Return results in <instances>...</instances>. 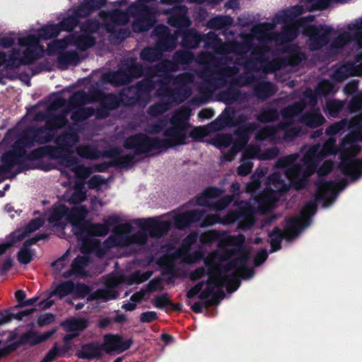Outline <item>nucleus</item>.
I'll return each mask as SVG.
<instances>
[{
  "label": "nucleus",
  "mask_w": 362,
  "mask_h": 362,
  "mask_svg": "<svg viewBox=\"0 0 362 362\" xmlns=\"http://www.w3.org/2000/svg\"><path fill=\"white\" fill-rule=\"evenodd\" d=\"M244 240L242 235L233 236L215 230L200 236L202 243L218 242V245L217 250L209 254L204 260L207 271L200 267L189 274L192 281L207 274L208 281L192 287L187 294L189 298L198 296L209 303H214L224 296V286L228 292H233L239 286V276L247 279L253 276V270L246 267L250 252L243 245Z\"/></svg>",
  "instance_id": "f257e3e1"
},
{
  "label": "nucleus",
  "mask_w": 362,
  "mask_h": 362,
  "mask_svg": "<svg viewBox=\"0 0 362 362\" xmlns=\"http://www.w3.org/2000/svg\"><path fill=\"white\" fill-rule=\"evenodd\" d=\"M337 151L335 139L330 138L322 146L316 145L308 148L300 160L299 156L296 154L279 159L276 163V170L268 178L264 194L255 202L257 209H252L247 202H241L238 207L239 214L230 212L224 218L218 215H207L201 226L215 223L230 224L238 220L240 228L250 227L255 221V213H264L272 207L281 194L287 191L291 185L296 189L303 187L305 180L314 172L316 163L327 156L335 154Z\"/></svg>",
  "instance_id": "f03ea898"
},
{
  "label": "nucleus",
  "mask_w": 362,
  "mask_h": 362,
  "mask_svg": "<svg viewBox=\"0 0 362 362\" xmlns=\"http://www.w3.org/2000/svg\"><path fill=\"white\" fill-rule=\"evenodd\" d=\"M202 216V211L197 209L182 213L173 211L161 217L139 219L135 222L139 230L132 233V224L129 222L122 223L121 216L113 214L103 219L109 229L110 226L117 225L112 235L104 243L100 244L89 239L85 240L91 247L93 253L102 257L108 250L132 245H143L148 241V235L153 238L162 236L173 224L181 229L199 221Z\"/></svg>",
  "instance_id": "7ed1b4c3"
},
{
  "label": "nucleus",
  "mask_w": 362,
  "mask_h": 362,
  "mask_svg": "<svg viewBox=\"0 0 362 362\" xmlns=\"http://www.w3.org/2000/svg\"><path fill=\"white\" fill-rule=\"evenodd\" d=\"M129 14L137 16L133 23V29L136 32H141L148 30L153 23V20L146 6L141 4L139 6H132L128 13L120 11H115L104 16L102 13L100 18L103 20L104 25L98 23H87L81 28V33L74 36H69L62 41H52L48 44L47 53L59 54L58 62L63 69H66L70 64H76L78 62V54L75 51L63 52L64 49L71 47H76L78 49L85 50L92 47L95 43V34L97 31L105 29L108 33H115L120 29L117 27L129 21Z\"/></svg>",
  "instance_id": "20e7f679"
},
{
  "label": "nucleus",
  "mask_w": 362,
  "mask_h": 362,
  "mask_svg": "<svg viewBox=\"0 0 362 362\" xmlns=\"http://www.w3.org/2000/svg\"><path fill=\"white\" fill-rule=\"evenodd\" d=\"M189 110L186 107L179 110L168 123L159 122L149 127L150 133H158L164 127V139L158 140L145 134H139L129 137L125 142V147L134 150L136 153H148L153 150H160L176 145L185 144L186 139L187 119Z\"/></svg>",
  "instance_id": "39448f33"
},
{
  "label": "nucleus",
  "mask_w": 362,
  "mask_h": 362,
  "mask_svg": "<svg viewBox=\"0 0 362 362\" xmlns=\"http://www.w3.org/2000/svg\"><path fill=\"white\" fill-rule=\"evenodd\" d=\"M78 138L75 133H69L60 136L57 140L54 155L59 159L61 173L66 177L73 176L76 180L74 187L64 194V199L71 204H77L86 198L84 191V180L90 174V170L81 165L78 160L73 158L74 146Z\"/></svg>",
  "instance_id": "423d86ee"
},
{
  "label": "nucleus",
  "mask_w": 362,
  "mask_h": 362,
  "mask_svg": "<svg viewBox=\"0 0 362 362\" xmlns=\"http://www.w3.org/2000/svg\"><path fill=\"white\" fill-rule=\"evenodd\" d=\"M346 127H349V134L343 139L339 148L340 168L352 180H356L362 176V158H356L360 151L358 141H362V116L349 122L341 120L332 124L326 129V134L334 136Z\"/></svg>",
  "instance_id": "0eeeda50"
},
{
  "label": "nucleus",
  "mask_w": 362,
  "mask_h": 362,
  "mask_svg": "<svg viewBox=\"0 0 362 362\" xmlns=\"http://www.w3.org/2000/svg\"><path fill=\"white\" fill-rule=\"evenodd\" d=\"M88 210L84 206H74L69 211L63 204L54 206L46 214L49 223L53 226L64 227L67 223L72 226L74 233L81 240L90 235L104 236L109 228L105 223H91L86 219Z\"/></svg>",
  "instance_id": "6e6552de"
},
{
  "label": "nucleus",
  "mask_w": 362,
  "mask_h": 362,
  "mask_svg": "<svg viewBox=\"0 0 362 362\" xmlns=\"http://www.w3.org/2000/svg\"><path fill=\"white\" fill-rule=\"evenodd\" d=\"M316 103V95L310 90L307 91L303 99V105L297 104L284 110L281 117L285 122L284 124H281L278 129H274L273 126L270 125L265 127L257 135V139H271L274 141L282 137L286 140L292 139L293 136L300 133V130L297 129L295 124L291 123L295 121L296 118L298 117V114L306 106H310L313 109Z\"/></svg>",
  "instance_id": "1a4fd4ad"
},
{
  "label": "nucleus",
  "mask_w": 362,
  "mask_h": 362,
  "mask_svg": "<svg viewBox=\"0 0 362 362\" xmlns=\"http://www.w3.org/2000/svg\"><path fill=\"white\" fill-rule=\"evenodd\" d=\"M197 239V234L192 233L184 240L181 247L177 243L163 247V256L160 258L159 264L174 275L177 264L196 262L201 259L202 255L200 252L191 254L189 247Z\"/></svg>",
  "instance_id": "9d476101"
},
{
  "label": "nucleus",
  "mask_w": 362,
  "mask_h": 362,
  "mask_svg": "<svg viewBox=\"0 0 362 362\" xmlns=\"http://www.w3.org/2000/svg\"><path fill=\"white\" fill-rule=\"evenodd\" d=\"M80 251L69 249L62 257L53 263L57 272L64 277L72 274H83V269L88 264V252H93L91 247L85 240H82Z\"/></svg>",
  "instance_id": "9b49d317"
},
{
  "label": "nucleus",
  "mask_w": 362,
  "mask_h": 362,
  "mask_svg": "<svg viewBox=\"0 0 362 362\" xmlns=\"http://www.w3.org/2000/svg\"><path fill=\"white\" fill-rule=\"evenodd\" d=\"M315 211V203L310 201L303 208L298 217L291 218L288 221L284 232L279 228H275L269 234L272 251H276L280 248V243L283 238L291 240L306 228L309 225L310 217Z\"/></svg>",
  "instance_id": "f8f14e48"
},
{
  "label": "nucleus",
  "mask_w": 362,
  "mask_h": 362,
  "mask_svg": "<svg viewBox=\"0 0 362 362\" xmlns=\"http://www.w3.org/2000/svg\"><path fill=\"white\" fill-rule=\"evenodd\" d=\"M30 36L18 39L19 49H13L6 56L0 52V66L6 64L8 67H18L33 62L40 58L45 50L42 46L35 42L29 43Z\"/></svg>",
  "instance_id": "ddd939ff"
},
{
  "label": "nucleus",
  "mask_w": 362,
  "mask_h": 362,
  "mask_svg": "<svg viewBox=\"0 0 362 362\" xmlns=\"http://www.w3.org/2000/svg\"><path fill=\"white\" fill-rule=\"evenodd\" d=\"M61 30H64L63 27L60 25H47L40 30H38L37 37L34 34H28L25 36H21V37H27L30 36L29 43L35 42L37 46H42L40 43L41 40H47L56 37L59 35ZM21 37H16L14 34L8 35L0 38V46L4 48H13L11 52L13 49H19L18 39Z\"/></svg>",
  "instance_id": "4468645a"
},
{
  "label": "nucleus",
  "mask_w": 362,
  "mask_h": 362,
  "mask_svg": "<svg viewBox=\"0 0 362 362\" xmlns=\"http://www.w3.org/2000/svg\"><path fill=\"white\" fill-rule=\"evenodd\" d=\"M176 64L172 62H162L159 64V68L156 70L155 75L152 78L153 82H158L159 88V95L167 98L168 100H171L173 94L168 90V86L175 83V79L173 78L169 72L176 69Z\"/></svg>",
  "instance_id": "2eb2a0df"
},
{
  "label": "nucleus",
  "mask_w": 362,
  "mask_h": 362,
  "mask_svg": "<svg viewBox=\"0 0 362 362\" xmlns=\"http://www.w3.org/2000/svg\"><path fill=\"white\" fill-rule=\"evenodd\" d=\"M105 0H83L78 8L73 14L64 19L61 25L64 30H71L78 22L79 18L88 15L95 8L104 4Z\"/></svg>",
  "instance_id": "dca6fc26"
},
{
  "label": "nucleus",
  "mask_w": 362,
  "mask_h": 362,
  "mask_svg": "<svg viewBox=\"0 0 362 362\" xmlns=\"http://www.w3.org/2000/svg\"><path fill=\"white\" fill-rule=\"evenodd\" d=\"M344 181L321 182L317 189V201L324 206H329L336 199L337 193L344 187Z\"/></svg>",
  "instance_id": "f3484780"
},
{
  "label": "nucleus",
  "mask_w": 362,
  "mask_h": 362,
  "mask_svg": "<svg viewBox=\"0 0 362 362\" xmlns=\"http://www.w3.org/2000/svg\"><path fill=\"white\" fill-rule=\"evenodd\" d=\"M43 221L41 218L33 220L25 228L18 229L11 233L6 239L4 243L0 245V255L3 254L8 247L14 246L28 234L35 231L42 226Z\"/></svg>",
  "instance_id": "a211bd4d"
},
{
  "label": "nucleus",
  "mask_w": 362,
  "mask_h": 362,
  "mask_svg": "<svg viewBox=\"0 0 362 362\" xmlns=\"http://www.w3.org/2000/svg\"><path fill=\"white\" fill-rule=\"evenodd\" d=\"M221 194L222 192L217 188L207 189L202 194L197 197V204L209 206L211 209L217 211L223 209L230 202L231 198L228 197L217 202L216 199Z\"/></svg>",
  "instance_id": "6ab92c4d"
},
{
  "label": "nucleus",
  "mask_w": 362,
  "mask_h": 362,
  "mask_svg": "<svg viewBox=\"0 0 362 362\" xmlns=\"http://www.w3.org/2000/svg\"><path fill=\"white\" fill-rule=\"evenodd\" d=\"M124 281L123 277L119 274L108 276L105 279V288L97 291L88 297V300L101 299L106 301L116 298L118 293L115 287Z\"/></svg>",
  "instance_id": "aec40b11"
},
{
  "label": "nucleus",
  "mask_w": 362,
  "mask_h": 362,
  "mask_svg": "<svg viewBox=\"0 0 362 362\" xmlns=\"http://www.w3.org/2000/svg\"><path fill=\"white\" fill-rule=\"evenodd\" d=\"M66 122V120L64 118V115H59L53 118L48 122L46 129H40L35 133V138L33 141L28 142L21 141L19 142V144H25V146H28L32 145L35 141L40 144L47 142L51 139L50 133L52 132L53 129L61 127L64 126Z\"/></svg>",
  "instance_id": "412c9836"
},
{
  "label": "nucleus",
  "mask_w": 362,
  "mask_h": 362,
  "mask_svg": "<svg viewBox=\"0 0 362 362\" xmlns=\"http://www.w3.org/2000/svg\"><path fill=\"white\" fill-rule=\"evenodd\" d=\"M132 344L129 339H123L117 335H106L102 345L103 350L108 353H121L128 349Z\"/></svg>",
  "instance_id": "4be33fe9"
},
{
  "label": "nucleus",
  "mask_w": 362,
  "mask_h": 362,
  "mask_svg": "<svg viewBox=\"0 0 362 362\" xmlns=\"http://www.w3.org/2000/svg\"><path fill=\"white\" fill-rule=\"evenodd\" d=\"M168 4H175V14L169 19V23L174 27L187 28L189 25V20L186 16L187 8L184 6H178V0H162Z\"/></svg>",
  "instance_id": "5701e85b"
},
{
  "label": "nucleus",
  "mask_w": 362,
  "mask_h": 362,
  "mask_svg": "<svg viewBox=\"0 0 362 362\" xmlns=\"http://www.w3.org/2000/svg\"><path fill=\"white\" fill-rule=\"evenodd\" d=\"M249 139L248 130L239 131L235 134V141L233 144V148L225 155V159L228 161L232 160L237 152L240 151L246 144Z\"/></svg>",
  "instance_id": "b1692460"
},
{
  "label": "nucleus",
  "mask_w": 362,
  "mask_h": 362,
  "mask_svg": "<svg viewBox=\"0 0 362 362\" xmlns=\"http://www.w3.org/2000/svg\"><path fill=\"white\" fill-rule=\"evenodd\" d=\"M24 153L25 151L23 150H20L18 153L10 151L5 153L1 159L3 165L0 168V174H5L8 172L14 165L19 162L20 158Z\"/></svg>",
  "instance_id": "393cba45"
},
{
  "label": "nucleus",
  "mask_w": 362,
  "mask_h": 362,
  "mask_svg": "<svg viewBox=\"0 0 362 362\" xmlns=\"http://www.w3.org/2000/svg\"><path fill=\"white\" fill-rule=\"evenodd\" d=\"M325 122L324 117L320 113L319 110L313 109L305 114L301 118V122L305 126L313 128L322 124Z\"/></svg>",
  "instance_id": "a878e982"
},
{
  "label": "nucleus",
  "mask_w": 362,
  "mask_h": 362,
  "mask_svg": "<svg viewBox=\"0 0 362 362\" xmlns=\"http://www.w3.org/2000/svg\"><path fill=\"white\" fill-rule=\"evenodd\" d=\"M42 238V237H35L32 239L27 240L23 247L20 250L18 253V260L20 263L27 264H28L33 259V252L29 248L30 245L35 243L37 240Z\"/></svg>",
  "instance_id": "bb28decb"
},
{
  "label": "nucleus",
  "mask_w": 362,
  "mask_h": 362,
  "mask_svg": "<svg viewBox=\"0 0 362 362\" xmlns=\"http://www.w3.org/2000/svg\"><path fill=\"white\" fill-rule=\"evenodd\" d=\"M276 155V149H271L262 153L259 149L256 146H249L244 152V158H258L262 160L271 159Z\"/></svg>",
  "instance_id": "cd10ccee"
},
{
  "label": "nucleus",
  "mask_w": 362,
  "mask_h": 362,
  "mask_svg": "<svg viewBox=\"0 0 362 362\" xmlns=\"http://www.w3.org/2000/svg\"><path fill=\"white\" fill-rule=\"evenodd\" d=\"M104 79L112 84L119 85L129 82L131 77L123 71H117L105 74Z\"/></svg>",
  "instance_id": "c85d7f7f"
},
{
  "label": "nucleus",
  "mask_w": 362,
  "mask_h": 362,
  "mask_svg": "<svg viewBox=\"0 0 362 362\" xmlns=\"http://www.w3.org/2000/svg\"><path fill=\"white\" fill-rule=\"evenodd\" d=\"M78 356L83 358H93L100 356V348L96 345L89 344L83 346L78 353Z\"/></svg>",
  "instance_id": "c756f323"
},
{
  "label": "nucleus",
  "mask_w": 362,
  "mask_h": 362,
  "mask_svg": "<svg viewBox=\"0 0 362 362\" xmlns=\"http://www.w3.org/2000/svg\"><path fill=\"white\" fill-rule=\"evenodd\" d=\"M63 325L69 332H79L87 327V322L81 318H72L66 321Z\"/></svg>",
  "instance_id": "7c9ffc66"
},
{
  "label": "nucleus",
  "mask_w": 362,
  "mask_h": 362,
  "mask_svg": "<svg viewBox=\"0 0 362 362\" xmlns=\"http://www.w3.org/2000/svg\"><path fill=\"white\" fill-rule=\"evenodd\" d=\"M233 20L228 16H216L211 19L207 25L209 28L220 29L232 24Z\"/></svg>",
  "instance_id": "2f4dec72"
},
{
  "label": "nucleus",
  "mask_w": 362,
  "mask_h": 362,
  "mask_svg": "<svg viewBox=\"0 0 362 362\" xmlns=\"http://www.w3.org/2000/svg\"><path fill=\"white\" fill-rule=\"evenodd\" d=\"M73 290L74 284L72 282L66 281L57 286L56 288L51 293L50 296L56 295L62 298L69 293H72Z\"/></svg>",
  "instance_id": "473e14b6"
},
{
  "label": "nucleus",
  "mask_w": 362,
  "mask_h": 362,
  "mask_svg": "<svg viewBox=\"0 0 362 362\" xmlns=\"http://www.w3.org/2000/svg\"><path fill=\"white\" fill-rule=\"evenodd\" d=\"M161 55L159 48H146L141 53V57L144 60L153 62L160 58Z\"/></svg>",
  "instance_id": "72a5a7b5"
},
{
  "label": "nucleus",
  "mask_w": 362,
  "mask_h": 362,
  "mask_svg": "<svg viewBox=\"0 0 362 362\" xmlns=\"http://www.w3.org/2000/svg\"><path fill=\"white\" fill-rule=\"evenodd\" d=\"M145 296V291H140L132 296L130 302L122 305V308L129 311L134 310L136 308V303L140 302Z\"/></svg>",
  "instance_id": "f704fd0d"
},
{
  "label": "nucleus",
  "mask_w": 362,
  "mask_h": 362,
  "mask_svg": "<svg viewBox=\"0 0 362 362\" xmlns=\"http://www.w3.org/2000/svg\"><path fill=\"white\" fill-rule=\"evenodd\" d=\"M200 36L194 30H190L189 33L185 35L183 44L185 47H195L200 42Z\"/></svg>",
  "instance_id": "c9c22d12"
},
{
  "label": "nucleus",
  "mask_w": 362,
  "mask_h": 362,
  "mask_svg": "<svg viewBox=\"0 0 362 362\" xmlns=\"http://www.w3.org/2000/svg\"><path fill=\"white\" fill-rule=\"evenodd\" d=\"M76 152L81 157L86 158L93 159L98 157V152L95 148L87 146L78 147Z\"/></svg>",
  "instance_id": "e433bc0d"
},
{
  "label": "nucleus",
  "mask_w": 362,
  "mask_h": 362,
  "mask_svg": "<svg viewBox=\"0 0 362 362\" xmlns=\"http://www.w3.org/2000/svg\"><path fill=\"white\" fill-rule=\"evenodd\" d=\"M342 106L343 103L339 100H330L327 103L325 110L327 111L331 117H335Z\"/></svg>",
  "instance_id": "4c0bfd02"
},
{
  "label": "nucleus",
  "mask_w": 362,
  "mask_h": 362,
  "mask_svg": "<svg viewBox=\"0 0 362 362\" xmlns=\"http://www.w3.org/2000/svg\"><path fill=\"white\" fill-rule=\"evenodd\" d=\"M152 273L150 272H146L144 273L141 272H135L132 274L130 277L129 284L137 283L140 284L146 281L151 276Z\"/></svg>",
  "instance_id": "58836bf2"
},
{
  "label": "nucleus",
  "mask_w": 362,
  "mask_h": 362,
  "mask_svg": "<svg viewBox=\"0 0 362 362\" xmlns=\"http://www.w3.org/2000/svg\"><path fill=\"white\" fill-rule=\"evenodd\" d=\"M89 293V288L88 286L83 284L74 285V290L72 293L74 294L77 298H83Z\"/></svg>",
  "instance_id": "ea45409f"
},
{
  "label": "nucleus",
  "mask_w": 362,
  "mask_h": 362,
  "mask_svg": "<svg viewBox=\"0 0 362 362\" xmlns=\"http://www.w3.org/2000/svg\"><path fill=\"white\" fill-rule=\"evenodd\" d=\"M208 129L204 127H199L193 129L190 132V136L194 139H201L208 134Z\"/></svg>",
  "instance_id": "a19ab883"
},
{
  "label": "nucleus",
  "mask_w": 362,
  "mask_h": 362,
  "mask_svg": "<svg viewBox=\"0 0 362 362\" xmlns=\"http://www.w3.org/2000/svg\"><path fill=\"white\" fill-rule=\"evenodd\" d=\"M252 169V163L250 160L244 159L238 168V173L240 175H246L249 174Z\"/></svg>",
  "instance_id": "79ce46f5"
},
{
  "label": "nucleus",
  "mask_w": 362,
  "mask_h": 362,
  "mask_svg": "<svg viewBox=\"0 0 362 362\" xmlns=\"http://www.w3.org/2000/svg\"><path fill=\"white\" fill-rule=\"evenodd\" d=\"M277 117V113L273 110H264L259 116V119L262 122H267L274 119Z\"/></svg>",
  "instance_id": "37998d69"
},
{
  "label": "nucleus",
  "mask_w": 362,
  "mask_h": 362,
  "mask_svg": "<svg viewBox=\"0 0 362 362\" xmlns=\"http://www.w3.org/2000/svg\"><path fill=\"white\" fill-rule=\"evenodd\" d=\"M156 307L163 308L170 304L169 297L167 294H163L157 296L154 300Z\"/></svg>",
  "instance_id": "c03bdc74"
},
{
  "label": "nucleus",
  "mask_w": 362,
  "mask_h": 362,
  "mask_svg": "<svg viewBox=\"0 0 362 362\" xmlns=\"http://www.w3.org/2000/svg\"><path fill=\"white\" fill-rule=\"evenodd\" d=\"M334 90V86L328 81H322L318 86V92L322 94H328Z\"/></svg>",
  "instance_id": "a18cd8bd"
},
{
  "label": "nucleus",
  "mask_w": 362,
  "mask_h": 362,
  "mask_svg": "<svg viewBox=\"0 0 362 362\" xmlns=\"http://www.w3.org/2000/svg\"><path fill=\"white\" fill-rule=\"evenodd\" d=\"M233 141V138L229 135L221 134L218 135L216 138V144L218 146L228 147Z\"/></svg>",
  "instance_id": "49530a36"
},
{
  "label": "nucleus",
  "mask_w": 362,
  "mask_h": 362,
  "mask_svg": "<svg viewBox=\"0 0 362 362\" xmlns=\"http://www.w3.org/2000/svg\"><path fill=\"white\" fill-rule=\"evenodd\" d=\"M349 108L353 112L362 108V93L353 98L349 104Z\"/></svg>",
  "instance_id": "de8ad7c7"
},
{
  "label": "nucleus",
  "mask_w": 362,
  "mask_h": 362,
  "mask_svg": "<svg viewBox=\"0 0 362 362\" xmlns=\"http://www.w3.org/2000/svg\"><path fill=\"white\" fill-rule=\"evenodd\" d=\"M54 321V316L49 313L42 315L39 317L37 323L40 326H45L51 324Z\"/></svg>",
  "instance_id": "09e8293b"
},
{
  "label": "nucleus",
  "mask_w": 362,
  "mask_h": 362,
  "mask_svg": "<svg viewBox=\"0 0 362 362\" xmlns=\"http://www.w3.org/2000/svg\"><path fill=\"white\" fill-rule=\"evenodd\" d=\"M104 184L105 181L100 175H95L88 181V186L91 189L98 188Z\"/></svg>",
  "instance_id": "8fccbe9b"
},
{
  "label": "nucleus",
  "mask_w": 362,
  "mask_h": 362,
  "mask_svg": "<svg viewBox=\"0 0 362 362\" xmlns=\"http://www.w3.org/2000/svg\"><path fill=\"white\" fill-rule=\"evenodd\" d=\"M162 288V282L160 279H153L152 280L148 285V288H147V290L145 291V293L148 291V292H152V291H158V290H160Z\"/></svg>",
  "instance_id": "3c124183"
},
{
  "label": "nucleus",
  "mask_w": 362,
  "mask_h": 362,
  "mask_svg": "<svg viewBox=\"0 0 362 362\" xmlns=\"http://www.w3.org/2000/svg\"><path fill=\"white\" fill-rule=\"evenodd\" d=\"M59 354V349L54 346L43 358L41 362H52Z\"/></svg>",
  "instance_id": "603ef678"
},
{
  "label": "nucleus",
  "mask_w": 362,
  "mask_h": 362,
  "mask_svg": "<svg viewBox=\"0 0 362 362\" xmlns=\"http://www.w3.org/2000/svg\"><path fill=\"white\" fill-rule=\"evenodd\" d=\"M157 315L153 311H148L141 315V321L143 322H150L156 320Z\"/></svg>",
  "instance_id": "864d4df0"
},
{
  "label": "nucleus",
  "mask_w": 362,
  "mask_h": 362,
  "mask_svg": "<svg viewBox=\"0 0 362 362\" xmlns=\"http://www.w3.org/2000/svg\"><path fill=\"white\" fill-rule=\"evenodd\" d=\"M168 109V107L167 105H156L153 106L150 109V113L151 115L153 116H156L157 115H159L165 111H166Z\"/></svg>",
  "instance_id": "5fc2aeb1"
},
{
  "label": "nucleus",
  "mask_w": 362,
  "mask_h": 362,
  "mask_svg": "<svg viewBox=\"0 0 362 362\" xmlns=\"http://www.w3.org/2000/svg\"><path fill=\"white\" fill-rule=\"evenodd\" d=\"M267 257V253L266 250H262L256 255L254 262L255 266H259L262 264Z\"/></svg>",
  "instance_id": "6e6d98bb"
},
{
  "label": "nucleus",
  "mask_w": 362,
  "mask_h": 362,
  "mask_svg": "<svg viewBox=\"0 0 362 362\" xmlns=\"http://www.w3.org/2000/svg\"><path fill=\"white\" fill-rule=\"evenodd\" d=\"M332 168V163L326 161L323 164L322 167L319 170L318 173L320 175H326L331 170Z\"/></svg>",
  "instance_id": "4d7b16f0"
},
{
  "label": "nucleus",
  "mask_w": 362,
  "mask_h": 362,
  "mask_svg": "<svg viewBox=\"0 0 362 362\" xmlns=\"http://www.w3.org/2000/svg\"><path fill=\"white\" fill-rule=\"evenodd\" d=\"M118 162L119 163V164L125 167H127L132 163L133 157L129 156H120L119 158H118Z\"/></svg>",
  "instance_id": "13d9d810"
},
{
  "label": "nucleus",
  "mask_w": 362,
  "mask_h": 362,
  "mask_svg": "<svg viewBox=\"0 0 362 362\" xmlns=\"http://www.w3.org/2000/svg\"><path fill=\"white\" fill-rule=\"evenodd\" d=\"M357 89V84L355 82L349 83L344 88V92L346 94H353Z\"/></svg>",
  "instance_id": "bf43d9fd"
},
{
  "label": "nucleus",
  "mask_w": 362,
  "mask_h": 362,
  "mask_svg": "<svg viewBox=\"0 0 362 362\" xmlns=\"http://www.w3.org/2000/svg\"><path fill=\"white\" fill-rule=\"evenodd\" d=\"M52 304L53 301L48 298L47 300H41L38 305V307L40 309H45L49 308Z\"/></svg>",
  "instance_id": "052dcab7"
},
{
  "label": "nucleus",
  "mask_w": 362,
  "mask_h": 362,
  "mask_svg": "<svg viewBox=\"0 0 362 362\" xmlns=\"http://www.w3.org/2000/svg\"><path fill=\"white\" fill-rule=\"evenodd\" d=\"M39 300V297H33L30 299H28L25 301L21 302L20 303V306H27L35 305Z\"/></svg>",
  "instance_id": "680f3d73"
},
{
  "label": "nucleus",
  "mask_w": 362,
  "mask_h": 362,
  "mask_svg": "<svg viewBox=\"0 0 362 362\" xmlns=\"http://www.w3.org/2000/svg\"><path fill=\"white\" fill-rule=\"evenodd\" d=\"M111 324V320L109 317L101 318L99 321V325L100 327H106Z\"/></svg>",
  "instance_id": "e2e57ef3"
},
{
  "label": "nucleus",
  "mask_w": 362,
  "mask_h": 362,
  "mask_svg": "<svg viewBox=\"0 0 362 362\" xmlns=\"http://www.w3.org/2000/svg\"><path fill=\"white\" fill-rule=\"evenodd\" d=\"M204 307V304L203 303H200V302H198V303H194L191 308L192 309L196 312V313H199L201 312L202 309Z\"/></svg>",
  "instance_id": "0e129e2a"
},
{
  "label": "nucleus",
  "mask_w": 362,
  "mask_h": 362,
  "mask_svg": "<svg viewBox=\"0 0 362 362\" xmlns=\"http://www.w3.org/2000/svg\"><path fill=\"white\" fill-rule=\"evenodd\" d=\"M15 296L16 300L21 303L25 298V294L22 290H18L16 292Z\"/></svg>",
  "instance_id": "69168bd1"
},
{
  "label": "nucleus",
  "mask_w": 362,
  "mask_h": 362,
  "mask_svg": "<svg viewBox=\"0 0 362 362\" xmlns=\"http://www.w3.org/2000/svg\"><path fill=\"white\" fill-rule=\"evenodd\" d=\"M54 332H55V329H52V330L48 331V332L42 334L40 337V340L45 341L46 339H49Z\"/></svg>",
  "instance_id": "338daca9"
},
{
  "label": "nucleus",
  "mask_w": 362,
  "mask_h": 362,
  "mask_svg": "<svg viewBox=\"0 0 362 362\" xmlns=\"http://www.w3.org/2000/svg\"><path fill=\"white\" fill-rule=\"evenodd\" d=\"M258 186H259V183L257 182H256V181H254V182H251V183L247 185V192H252V191L257 189Z\"/></svg>",
  "instance_id": "774afa93"
}]
</instances>
